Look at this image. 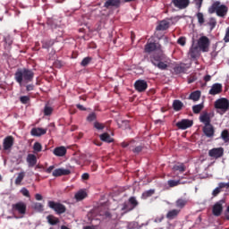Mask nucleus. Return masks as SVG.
<instances>
[{
  "label": "nucleus",
  "mask_w": 229,
  "mask_h": 229,
  "mask_svg": "<svg viewBox=\"0 0 229 229\" xmlns=\"http://www.w3.org/2000/svg\"><path fill=\"white\" fill-rule=\"evenodd\" d=\"M186 43L187 39L185 38V37H181L177 40V44H179V46H185Z\"/></svg>",
  "instance_id": "5fc2aeb1"
},
{
  "label": "nucleus",
  "mask_w": 229,
  "mask_h": 229,
  "mask_svg": "<svg viewBox=\"0 0 229 229\" xmlns=\"http://www.w3.org/2000/svg\"><path fill=\"white\" fill-rule=\"evenodd\" d=\"M220 188L229 189V182H220Z\"/></svg>",
  "instance_id": "680f3d73"
},
{
  "label": "nucleus",
  "mask_w": 229,
  "mask_h": 229,
  "mask_svg": "<svg viewBox=\"0 0 229 229\" xmlns=\"http://www.w3.org/2000/svg\"><path fill=\"white\" fill-rule=\"evenodd\" d=\"M145 53H153V51H162V45L155 42H148L144 48Z\"/></svg>",
  "instance_id": "0eeeda50"
},
{
  "label": "nucleus",
  "mask_w": 229,
  "mask_h": 229,
  "mask_svg": "<svg viewBox=\"0 0 229 229\" xmlns=\"http://www.w3.org/2000/svg\"><path fill=\"white\" fill-rule=\"evenodd\" d=\"M99 137L100 140H102L103 142H107L108 144L114 142V138H112L110 134H108V132L102 133Z\"/></svg>",
  "instance_id": "393cba45"
},
{
  "label": "nucleus",
  "mask_w": 229,
  "mask_h": 229,
  "mask_svg": "<svg viewBox=\"0 0 229 229\" xmlns=\"http://www.w3.org/2000/svg\"><path fill=\"white\" fill-rule=\"evenodd\" d=\"M215 108L221 110L222 112H228L229 110V100L228 98H218L215 101Z\"/></svg>",
  "instance_id": "39448f33"
},
{
  "label": "nucleus",
  "mask_w": 229,
  "mask_h": 229,
  "mask_svg": "<svg viewBox=\"0 0 229 229\" xmlns=\"http://www.w3.org/2000/svg\"><path fill=\"white\" fill-rule=\"evenodd\" d=\"M225 219L229 221V206L227 207L226 211L225 212Z\"/></svg>",
  "instance_id": "338daca9"
},
{
  "label": "nucleus",
  "mask_w": 229,
  "mask_h": 229,
  "mask_svg": "<svg viewBox=\"0 0 229 229\" xmlns=\"http://www.w3.org/2000/svg\"><path fill=\"white\" fill-rule=\"evenodd\" d=\"M128 202L133 209H135V208H137V207H139V201L137 200V199L135 197H131L129 199Z\"/></svg>",
  "instance_id": "e433bc0d"
},
{
  "label": "nucleus",
  "mask_w": 229,
  "mask_h": 229,
  "mask_svg": "<svg viewBox=\"0 0 229 229\" xmlns=\"http://www.w3.org/2000/svg\"><path fill=\"white\" fill-rule=\"evenodd\" d=\"M201 98V91L196 90L190 94L189 99H191V101H199V98Z\"/></svg>",
  "instance_id": "bb28decb"
},
{
  "label": "nucleus",
  "mask_w": 229,
  "mask_h": 229,
  "mask_svg": "<svg viewBox=\"0 0 229 229\" xmlns=\"http://www.w3.org/2000/svg\"><path fill=\"white\" fill-rule=\"evenodd\" d=\"M221 139H223L225 142H229L228 130L225 129L221 132Z\"/></svg>",
  "instance_id": "79ce46f5"
},
{
  "label": "nucleus",
  "mask_w": 229,
  "mask_h": 229,
  "mask_svg": "<svg viewBox=\"0 0 229 229\" xmlns=\"http://www.w3.org/2000/svg\"><path fill=\"white\" fill-rule=\"evenodd\" d=\"M83 229H98L96 225H86L83 227Z\"/></svg>",
  "instance_id": "774afa93"
},
{
  "label": "nucleus",
  "mask_w": 229,
  "mask_h": 229,
  "mask_svg": "<svg viewBox=\"0 0 229 229\" xmlns=\"http://www.w3.org/2000/svg\"><path fill=\"white\" fill-rule=\"evenodd\" d=\"M129 149L132 152H134L136 155H139L144 149V147L142 145L137 146L133 148L132 146H130Z\"/></svg>",
  "instance_id": "ea45409f"
},
{
  "label": "nucleus",
  "mask_w": 229,
  "mask_h": 229,
  "mask_svg": "<svg viewBox=\"0 0 229 229\" xmlns=\"http://www.w3.org/2000/svg\"><path fill=\"white\" fill-rule=\"evenodd\" d=\"M155 66L158 67L161 71H165V69H167V64L162 61H159Z\"/></svg>",
  "instance_id": "de8ad7c7"
},
{
  "label": "nucleus",
  "mask_w": 229,
  "mask_h": 229,
  "mask_svg": "<svg viewBox=\"0 0 229 229\" xmlns=\"http://www.w3.org/2000/svg\"><path fill=\"white\" fill-rule=\"evenodd\" d=\"M223 92V84L215 83L211 86V89L208 91L210 96H217V94H221Z\"/></svg>",
  "instance_id": "4468645a"
},
{
  "label": "nucleus",
  "mask_w": 229,
  "mask_h": 229,
  "mask_svg": "<svg viewBox=\"0 0 229 229\" xmlns=\"http://www.w3.org/2000/svg\"><path fill=\"white\" fill-rule=\"evenodd\" d=\"M185 205H187V199H178L176 201H175V207L177 208H180V210L182 208H185Z\"/></svg>",
  "instance_id": "2f4dec72"
},
{
  "label": "nucleus",
  "mask_w": 229,
  "mask_h": 229,
  "mask_svg": "<svg viewBox=\"0 0 229 229\" xmlns=\"http://www.w3.org/2000/svg\"><path fill=\"white\" fill-rule=\"evenodd\" d=\"M35 78V72L30 68H18L14 73V80L20 87H26Z\"/></svg>",
  "instance_id": "f257e3e1"
},
{
  "label": "nucleus",
  "mask_w": 229,
  "mask_h": 229,
  "mask_svg": "<svg viewBox=\"0 0 229 229\" xmlns=\"http://www.w3.org/2000/svg\"><path fill=\"white\" fill-rule=\"evenodd\" d=\"M192 124H194V123L192 122V120H189V119H182L180 122H178L175 126H177V128L179 130H187V128H191V126H192Z\"/></svg>",
  "instance_id": "ddd939ff"
},
{
  "label": "nucleus",
  "mask_w": 229,
  "mask_h": 229,
  "mask_svg": "<svg viewBox=\"0 0 229 229\" xmlns=\"http://www.w3.org/2000/svg\"><path fill=\"white\" fill-rule=\"evenodd\" d=\"M89 177H90V175H89V174H87V173H84L81 175L82 180H89Z\"/></svg>",
  "instance_id": "69168bd1"
},
{
  "label": "nucleus",
  "mask_w": 229,
  "mask_h": 229,
  "mask_svg": "<svg viewBox=\"0 0 229 229\" xmlns=\"http://www.w3.org/2000/svg\"><path fill=\"white\" fill-rule=\"evenodd\" d=\"M173 108L175 112H180L183 108V103L181 100L175 99L173 102Z\"/></svg>",
  "instance_id": "a878e982"
},
{
  "label": "nucleus",
  "mask_w": 229,
  "mask_h": 229,
  "mask_svg": "<svg viewBox=\"0 0 229 229\" xmlns=\"http://www.w3.org/2000/svg\"><path fill=\"white\" fill-rule=\"evenodd\" d=\"M46 133H47V129L43 128H32L30 131L32 137H42V135H46Z\"/></svg>",
  "instance_id": "a211bd4d"
},
{
  "label": "nucleus",
  "mask_w": 229,
  "mask_h": 229,
  "mask_svg": "<svg viewBox=\"0 0 229 229\" xmlns=\"http://www.w3.org/2000/svg\"><path fill=\"white\" fill-rule=\"evenodd\" d=\"M53 114V107L49 106H45L44 115H51Z\"/></svg>",
  "instance_id": "8fccbe9b"
},
{
  "label": "nucleus",
  "mask_w": 229,
  "mask_h": 229,
  "mask_svg": "<svg viewBox=\"0 0 229 229\" xmlns=\"http://www.w3.org/2000/svg\"><path fill=\"white\" fill-rule=\"evenodd\" d=\"M134 89L137 92H146L148 90V82L144 80H138L134 83Z\"/></svg>",
  "instance_id": "9d476101"
},
{
  "label": "nucleus",
  "mask_w": 229,
  "mask_h": 229,
  "mask_svg": "<svg viewBox=\"0 0 229 229\" xmlns=\"http://www.w3.org/2000/svg\"><path fill=\"white\" fill-rule=\"evenodd\" d=\"M43 49H49L51 47V43L49 41H44L42 44Z\"/></svg>",
  "instance_id": "13d9d810"
},
{
  "label": "nucleus",
  "mask_w": 229,
  "mask_h": 229,
  "mask_svg": "<svg viewBox=\"0 0 229 229\" xmlns=\"http://www.w3.org/2000/svg\"><path fill=\"white\" fill-rule=\"evenodd\" d=\"M94 128H96V130H105V124H103L99 122H95Z\"/></svg>",
  "instance_id": "3c124183"
},
{
  "label": "nucleus",
  "mask_w": 229,
  "mask_h": 229,
  "mask_svg": "<svg viewBox=\"0 0 229 229\" xmlns=\"http://www.w3.org/2000/svg\"><path fill=\"white\" fill-rule=\"evenodd\" d=\"M180 212L182 210L180 209H171L166 214V219H169V221H173V219H176L178 216H180Z\"/></svg>",
  "instance_id": "412c9836"
},
{
  "label": "nucleus",
  "mask_w": 229,
  "mask_h": 229,
  "mask_svg": "<svg viewBox=\"0 0 229 229\" xmlns=\"http://www.w3.org/2000/svg\"><path fill=\"white\" fill-rule=\"evenodd\" d=\"M173 4L179 10H185L191 4V0H172Z\"/></svg>",
  "instance_id": "f8f14e48"
},
{
  "label": "nucleus",
  "mask_w": 229,
  "mask_h": 229,
  "mask_svg": "<svg viewBox=\"0 0 229 229\" xmlns=\"http://www.w3.org/2000/svg\"><path fill=\"white\" fill-rule=\"evenodd\" d=\"M47 223H49V225H51L52 226H55V225H58V223H60V219L53 215H48L47 216Z\"/></svg>",
  "instance_id": "c85d7f7f"
},
{
  "label": "nucleus",
  "mask_w": 229,
  "mask_h": 229,
  "mask_svg": "<svg viewBox=\"0 0 229 229\" xmlns=\"http://www.w3.org/2000/svg\"><path fill=\"white\" fill-rule=\"evenodd\" d=\"M210 47V39L207 36H202L198 40V48L202 51V53H208V48Z\"/></svg>",
  "instance_id": "7ed1b4c3"
},
{
  "label": "nucleus",
  "mask_w": 229,
  "mask_h": 229,
  "mask_svg": "<svg viewBox=\"0 0 229 229\" xmlns=\"http://www.w3.org/2000/svg\"><path fill=\"white\" fill-rule=\"evenodd\" d=\"M188 70L189 67H187V64H175L174 67V74H185V72H187Z\"/></svg>",
  "instance_id": "f3484780"
},
{
  "label": "nucleus",
  "mask_w": 229,
  "mask_h": 229,
  "mask_svg": "<svg viewBox=\"0 0 229 229\" xmlns=\"http://www.w3.org/2000/svg\"><path fill=\"white\" fill-rule=\"evenodd\" d=\"M210 80H212V76H210V75L204 76V81L206 83H208V81H210Z\"/></svg>",
  "instance_id": "0e129e2a"
},
{
  "label": "nucleus",
  "mask_w": 229,
  "mask_h": 229,
  "mask_svg": "<svg viewBox=\"0 0 229 229\" xmlns=\"http://www.w3.org/2000/svg\"><path fill=\"white\" fill-rule=\"evenodd\" d=\"M208 25L210 27V30L212 31V30H214L216 26H217V20H216V18L214 17L209 18Z\"/></svg>",
  "instance_id": "4c0bfd02"
},
{
  "label": "nucleus",
  "mask_w": 229,
  "mask_h": 229,
  "mask_svg": "<svg viewBox=\"0 0 229 229\" xmlns=\"http://www.w3.org/2000/svg\"><path fill=\"white\" fill-rule=\"evenodd\" d=\"M221 189H223V188H221V182H219V183H218V187H216V188L213 191L212 195H213L214 197L217 196V195L221 192Z\"/></svg>",
  "instance_id": "603ef678"
},
{
  "label": "nucleus",
  "mask_w": 229,
  "mask_h": 229,
  "mask_svg": "<svg viewBox=\"0 0 229 229\" xmlns=\"http://www.w3.org/2000/svg\"><path fill=\"white\" fill-rule=\"evenodd\" d=\"M34 210L37 212H44V205H42L40 202H36L34 204Z\"/></svg>",
  "instance_id": "37998d69"
},
{
  "label": "nucleus",
  "mask_w": 229,
  "mask_h": 229,
  "mask_svg": "<svg viewBox=\"0 0 229 229\" xmlns=\"http://www.w3.org/2000/svg\"><path fill=\"white\" fill-rule=\"evenodd\" d=\"M48 207L49 208H52V210H55L56 214L59 216L62 214H65L67 211V208L62 203L55 202L53 200L48 201Z\"/></svg>",
  "instance_id": "20e7f679"
},
{
  "label": "nucleus",
  "mask_w": 229,
  "mask_h": 229,
  "mask_svg": "<svg viewBox=\"0 0 229 229\" xmlns=\"http://www.w3.org/2000/svg\"><path fill=\"white\" fill-rule=\"evenodd\" d=\"M25 88H26L27 92H31V90H35V85H33V84L28 83L25 85Z\"/></svg>",
  "instance_id": "6e6d98bb"
},
{
  "label": "nucleus",
  "mask_w": 229,
  "mask_h": 229,
  "mask_svg": "<svg viewBox=\"0 0 229 229\" xmlns=\"http://www.w3.org/2000/svg\"><path fill=\"white\" fill-rule=\"evenodd\" d=\"M200 123H203L205 126L210 125L211 120H210V114L207 112H203L202 114L199 116Z\"/></svg>",
  "instance_id": "aec40b11"
},
{
  "label": "nucleus",
  "mask_w": 229,
  "mask_h": 229,
  "mask_svg": "<svg viewBox=\"0 0 229 229\" xmlns=\"http://www.w3.org/2000/svg\"><path fill=\"white\" fill-rule=\"evenodd\" d=\"M76 106L81 112H85V110H87V108H85V106H83L81 104H77Z\"/></svg>",
  "instance_id": "e2e57ef3"
},
{
  "label": "nucleus",
  "mask_w": 229,
  "mask_h": 229,
  "mask_svg": "<svg viewBox=\"0 0 229 229\" xmlns=\"http://www.w3.org/2000/svg\"><path fill=\"white\" fill-rule=\"evenodd\" d=\"M20 101L22 103V105H28L30 102V98L28 96H22L20 98Z\"/></svg>",
  "instance_id": "864d4df0"
},
{
  "label": "nucleus",
  "mask_w": 229,
  "mask_h": 229,
  "mask_svg": "<svg viewBox=\"0 0 229 229\" xmlns=\"http://www.w3.org/2000/svg\"><path fill=\"white\" fill-rule=\"evenodd\" d=\"M153 194H155V190H148L145 192L142 193V199H148V198H151V196H153Z\"/></svg>",
  "instance_id": "58836bf2"
},
{
  "label": "nucleus",
  "mask_w": 229,
  "mask_h": 229,
  "mask_svg": "<svg viewBox=\"0 0 229 229\" xmlns=\"http://www.w3.org/2000/svg\"><path fill=\"white\" fill-rule=\"evenodd\" d=\"M199 48L198 47H191L190 51H189V55L191 56V58H198V56L199 55Z\"/></svg>",
  "instance_id": "c756f323"
},
{
  "label": "nucleus",
  "mask_w": 229,
  "mask_h": 229,
  "mask_svg": "<svg viewBox=\"0 0 229 229\" xmlns=\"http://www.w3.org/2000/svg\"><path fill=\"white\" fill-rule=\"evenodd\" d=\"M21 192L23 196H25L26 198H30V191H28V189L26 188H22L21 190Z\"/></svg>",
  "instance_id": "4d7b16f0"
},
{
  "label": "nucleus",
  "mask_w": 229,
  "mask_h": 229,
  "mask_svg": "<svg viewBox=\"0 0 229 229\" xmlns=\"http://www.w3.org/2000/svg\"><path fill=\"white\" fill-rule=\"evenodd\" d=\"M196 17L198 19L199 24L202 26V24H205V15H203V13H197Z\"/></svg>",
  "instance_id": "a19ab883"
},
{
  "label": "nucleus",
  "mask_w": 229,
  "mask_h": 229,
  "mask_svg": "<svg viewBox=\"0 0 229 229\" xmlns=\"http://www.w3.org/2000/svg\"><path fill=\"white\" fill-rule=\"evenodd\" d=\"M90 62H92V57H85L84 59H82L81 65L82 67H87V65H89V64H90Z\"/></svg>",
  "instance_id": "a18cd8bd"
},
{
  "label": "nucleus",
  "mask_w": 229,
  "mask_h": 229,
  "mask_svg": "<svg viewBox=\"0 0 229 229\" xmlns=\"http://www.w3.org/2000/svg\"><path fill=\"white\" fill-rule=\"evenodd\" d=\"M12 207L13 212H18V214H21V216H24V214H26L27 206L23 201L13 204Z\"/></svg>",
  "instance_id": "6e6552de"
},
{
  "label": "nucleus",
  "mask_w": 229,
  "mask_h": 229,
  "mask_svg": "<svg viewBox=\"0 0 229 229\" xmlns=\"http://www.w3.org/2000/svg\"><path fill=\"white\" fill-rule=\"evenodd\" d=\"M167 183L169 187H178L180 185V180H168Z\"/></svg>",
  "instance_id": "49530a36"
},
{
  "label": "nucleus",
  "mask_w": 229,
  "mask_h": 229,
  "mask_svg": "<svg viewBox=\"0 0 229 229\" xmlns=\"http://www.w3.org/2000/svg\"><path fill=\"white\" fill-rule=\"evenodd\" d=\"M202 131L208 139H212V137H214V133H216V130H214V125L212 123L209 125H204Z\"/></svg>",
  "instance_id": "2eb2a0df"
},
{
  "label": "nucleus",
  "mask_w": 229,
  "mask_h": 229,
  "mask_svg": "<svg viewBox=\"0 0 229 229\" xmlns=\"http://www.w3.org/2000/svg\"><path fill=\"white\" fill-rule=\"evenodd\" d=\"M69 174H71V170L64 168H57L52 173V176H55V178H58L59 176H69Z\"/></svg>",
  "instance_id": "dca6fc26"
},
{
  "label": "nucleus",
  "mask_w": 229,
  "mask_h": 229,
  "mask_svg": "<svg viewBox=\"0 0 229 229\" xmlns=\"http://www.w3.org/2000/svg\"><path fill=\"white\" fill-rule=\"evenodd\" d=\"M96 119H98L96 113H90L87 117L88 123H92V121H96Z\"/></svg>",
  "instance_id": "09e8293b"
},
{
  "label": "nucleus",
  "mask_w": 229,
  "mask_h": 229,
  "mask_svg": "<svg viewBox=\"0 0 229 229\" xmlns=\"http://www.w3.org/2000/svg\"><path fill=\"white\" fill-rule=\"evenodd\" d=\"M208 13H216L217 17L225 18L228 13V6L221 4L219 1H216L208 8Z\"/></svg>",
  "instance_id": "f03ea898"
},
{
  "label": "nucleus",
  "mask_w": 229,
  "mask_h": 229,
  "mask_svg": "<svg viewBox=\"0 0 229 229\" xmlns=\"http://www.w3.org/2000/svg\"><path fill=\"white\" fill-rule=\"evenodd\" d=\"M24 176H26V173H19L17 178L15 179V185H21V183H22V180H24Z\"/></svg>",
  "instance_id": "c9c22d12"
},
{
  "label": "nucleus",
  "mask_w": 229,
  "mask_h": 229,
  "mask_svg": "<svg viewBox=\"0 0 229 229\" xmlns=\"http://www.w3.org/2000/svg\"><path fill=\"white\" fill-rule=\"evenodd\" d=\"M223 205H225L224 199H221L215 203V205L212 208L213 216H216V217H219V216L223 214Z\"/></svg>",
  "instance_id": "423d86ee"
},
{
  "label": "nucleus",
  "mask_w": 229,
  "mask_h": 229,
  "mask_svg": "<svg viewBox=\"0 0 229 229\" xmlns=\"http://www.w3.org/2000/svg\"><path fill=\"white\" fill-rule=\"evenodd\" d=\"M74 198L77 201H81L85 199V198H87V191L81 190L77 193H75Z\"/></svg>",
  "instance_id": "cd10ccee"
},
{
  "label": "nucleus",
  "mask_w": 229,
  "mask_h": 229,
  "mask_svg": "<svg viewBox=\"0 0 229 229\" xmlns=\"http://www.w3.org/2000/svg\"><path fill=\"white\" fill-rule=\"evenodd\" d=\"M196 6L199 8V10L201 8V5L203 4V0H194Z\"/></svg>",
  "instance_id": "052dcab7"
},
{
  "label": "nucleus",
  "mask_w": 229,
  "mask_h": 229,
  "mask_svg": "<svg viewBox=\"0 0 229 229\" xmlns=\"http://www.w3.org/2000/svg\"><path fill=\"white\" fill-rule=\"evenodd\" d=\"M121 0H106L104 4V8H119Z\"/></svg>",
  "instance_id": "6ab92c4d"
},
{
  "label": "nucleus",
  "mask_w": 229,
  "mask_h": 229,
  "mask_svg": "<svg viewBox=\"0 0 229 229\" xmlns=\"http://www.w3.org/2000/svg\"><path fill=\"white\" fill-rule=\"evenodd\" d=\"M225 155V148L223 147L214 148L208 151V157L211 158H221Z\"/></svg>",
  "instance_id": "1a4fd4ad"
},
{
  "label": "nucleus",
  "mask_w": 229,
  "mask_h": 229,
  "mask_svg": "<svg viewBox=\"0 0 229 229\" xmlns=\"http://www.w3.org/2000/svg\"><path fill=\"white\" fill-rule=\"evenodd\" d=\"M53 153L55 157H65V155H67V148L64 146L56 147Z\"/></svg>",
  "instance_id": "4be33fe9"
},
{
  "label": "nucleus",
  "mask_w": 229,
  "mask_h": 229,
  "mask_svg": "<svg viewBox=\"0 0 229 229\" xmlns=\"http://www.w3.org/2000/svg\"><path fill=\"white\" fill-rule=\"evenodd\" d=\"M185 165L183 163H178L173 166V171H178L179 173H185Z\"/></svg>",
  "instance_id": "7c9ffc66"
},
{
  "label": "nucleus",
  "mask_w": 229,
  "mask_h": 229,
  "mask_svg": "<svg viewBox=\"0 0 229 229\" xmlns=\"http://www.w3.org/2000/svg\"><path fill=\"white\" fill-rule=\"evenodd\" d=\"M13 142H15L13 136L5 137L3 142L4 151H11L13 148Z\"/></svg>",
  "instance_id": "9b49d317"
},
{
  "label": "nucleus",
  "mask_w": 229,
  "mask_h": 229,
  "mask_svg": "<svg viewBox=\"0 0 229 229\" xmlns=\"http://www.w3.org/2000/svg\"><path fill=\"white\" fill-rule=\"evenodd\" d=\"M34 153H40L42 151V144L40 142H35L33 145Z\"/></svg>",
  "instance_id": "c03bdc74"
},
{
  "label": "nucleus",
  "mask_w": 229,
  "mask_h": 229,
  "mask_svg": "<svg viewBox=\"0 0 229 229\" xmlns=\"http://www.w3.org/2000/svg\"><path fill=\"white\" fill-rule=\"evenodd\" d=\"M150 62L153 64V65H157L159 62H162V55H158L157 54H154L150 57Z\"/></svg>",
  "instance_id": "473e14b6"
},
{
  "label": "nucleus",
  "mask_w": 229,
  "mask_h": 229,
  "mask_svg": "<svg viewBox=\"0 0 229 229\" xmlns=\"http://www.w3.org/2000/svg\"><path fill=\"white\" fill-rule=\"evenodd\" d=\"M156 30L157 31H165V30H169V21L165 20L161 21Z\"/></svg>",
  "instance_id": "b1692460"
},
{
  "label": "nucleus",
  "mask_w": 229,
  "mask_h": 229,
  "mask_svg": "<svg viewBox=\"0 0 229 229\" xmlns=\"http://www.w3.org/2000/svg\"><path fill=\"white\" fill-rule=\"evenodd\" d=\"M203 108H205L203 103L198 104L192 106V112L193 114H199Z\"/></svg>",
  "instance_id": "f704fd0d"
},
{
  "label": "nucleus",
  "mask_w": 229,
  "mask_h": 229,
  "mask_svg": "<svg viewBox=\"0 0 229 229\" xmlns=\"http://www.w3.org/2000/svg\"><path fill=\"white\" fill-rule=\"evenodd\" d=\"M131 210H134L129 202H124L122 205V211L124 212V214H127V212H131Z\"/></svg>",
  "instance_id": "72a5a7b5"
},
{
  "label": "nucleus",
  "mask_w": 229,
  "mask_h": 229,
  "mask_svg": "<svg viewBox=\"0 0 229 229\" xmlns=\"http://www.w3.org/2000/svg\"><path fill=\"white\" fill-rule=\"evenodd\" d=\"M55 170V165H50L48 168L45 170V173H47V174H51L53 171Z\"/></svg>",
  "instance_id": "bf43d9fd"
},
{
  "label": "nucleus",
  "mask_w": 229,
  "mask_h": 229,
  "mask_svg": "<svg viewBox=\"0 0 229 229\" xmlns=\"http://www.w3.org/2000/svg\"><path fill=\"white\" fill-rule=\"evenodd\" d=\"M27 163L29 164V167H35L37 165V156L29 154L27 156Z\"/></svg>",
  "instance_id": "5701e85b"
}]
</instances>
